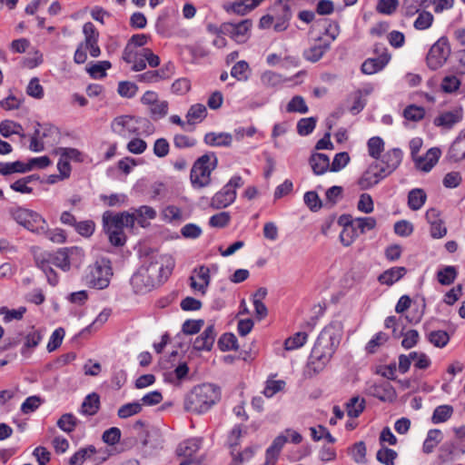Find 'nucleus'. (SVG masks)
<instances>
[{"label":"nucleus","mask_w":465,"mask_h":465,"mask_svg":"<svg viewBox=\"0 0 465 465\" xmlns=\"http://www.w3.org/2000/svg\"><path fill=\"white\" fill-rule=\"evenodd\" d=\"M461 82L460 78L454 74L445 75L440 83V90L445 94H453L459 90Z\"/></svg>","instance_id":"43"},{"label":"nucleus","mask_w":465,"mask_h":465,"mask_svg":"<svg viewBox=\"0 0 465 465\" xmlns=\"http://www.w3.org/2000/svg\"><path fill=\"white\" fill-rule=\"evenodd\" d=\"M403 153L400 148L387 151L374 164L379 165V170L385 176L391 174L401 164Z\"/></svg>","instance_id":"13"},{"label":"nucleus","mask_w":465,"mask_h":465,"mask_svg":"<svg viewBox=\"0 0 465 465\" xmlns=\"http://www.w3.org/2000/svg\"><path fill=\"white\" fill-rule=\"evenodd\" d=\"M427 195L422 189H412L408 194V205L412 211L420 210L425 203Z\"/></svg>","instance_id":"33"},{"label":"nucleus","mask_w":465,"mask_h":465,"mask_svg":"<svg viewBox=\"0 0 465 465\" xmlns=\"http://www.w3.org/2000/svg\"><path fill=\"white\" fill-rule=\"evenodd\" d=\"M144 121L149 123L147 120L142 118H136L132 115H120L115 117L111 123L112 131L119 136L126 138L132 134H137L139 131L138 124Z\"/></svg>","instance_id":"11"},{"label":"nucleus","mask_w":465,"mask_h":465,"mask_svg":"<svg viewBox=\"0 0 465 465\" xmlns=\"http://www.w3.org/2000/svg\"><path fill=\"white\" fill-rule=\"evenodd\" d=\"M369 155L374 159H379L381 152L384 150V142L379 136H373L367 143Z\"/></svg>","instance_id":"47"},{"label":"nucleus","mask_w":465,"mask_h":465,"mask_svg":"<svg viewBox=\"0 0 465 465\" xmlns=\"http://www.w3.org/2000/svg\"><path fill=\"white\" fill-rule=\"evenodd\" d=\"M10 214L17 223L27 230L36 233L45 232L46 222L36 212L23 207H15L10 209Z\"/></svg>","instance_id":"6"},{"label":"nucleus","mask_w":465,"mask_h":465,"mask_svg":"<svg viewBox=\"0 0 465 465\" xmlns=\"http://www.w3.org/2000/svg\"><path fill=\"white\" fill-rule=\"evenodd\" d=\"M378 168L379 165L372 163L361 174L358 180V185L361 190H368L386 178Z\"/></svg>","instance_id":"17"},{"label":"nucleus","mask_w":465,"mask_h":465,"mask_svg":"<svg viewBox=\"0 0 465 465\" xmlns=\"http://www.w3.org/2000/svg\"><path fill=\"white\" fill-rule=\"evenodd\" d=\"M354 226L361 233H365L376 226V220L373 217H360L355 219Z\"/></svg>","instance_id":"64"},{"label":"nucleus","mask_w":465,"mask_h":465,"mask_svg":"<svg viewBox=\"0 0 465 465\" xmlns=\"http://www.w3.org/2000/svg\"><path fill=\"white\" fill-rule=\"evenodd\" d=\"M196 273V278L200 282H196L194 276L190 277V286L195 291L200 292L202 294H205L207 287L211 282L210 269L204 265H201L195 268L193 271Z\"/></svg>","instance_id":"19"},{"label":"nucleus","mask_w":465,"mask_h":465,"mask_svg":"<svg viewBox=\"0 0 465 465\" xmlns=\"http://www.w3.org/2000/svg\"><path fill=\"white\" fill-rule=\"evenodd\" d=\"M142 411L143 408L140 401H133L122 405L117 411V415L120 419H127L139 414Z\"/></svg>","instance_id":"44"},{"label":"nucleus","mask_w":465,"mask_h":465,"mask_svg":"<svg viewBox=\"0 0 465 465\" xmlns=\"http://www.w3.org/2000/svg\"><path fill=\"white\" fill-rule=\"evenodd\" d=\"M365 409V400L359 396L352 397L346 403V411L349 417L358 418Z\"/></svg>","instance_id":"37"},{"label":"nucleus","mask_w":465,"mask_h":465,"mask_svg":"<svg viewBox=\"0 0 465 465\" xmlns=\"http://www.w3.org/2000/svg\"><path fill=\"white\" fill-rule=\"evenodd\" d=\"M286 110L289 113L306 114L309 109L308 106L306 105L303 97L300 95H295L288 103Z\"/></svg>","instance_id":"52"},{"label":"nucleus","mask_w":465,"mask_h":465,"mask_svg":"<svg viewBox=\"0 0 465 465\" xmlns=\"http://www.w3.org/2000/svg\"><path fill=\"white\" fill-rule=\"evenodd\" d=\"M94 453L95 448L92 445L87 448L80 449L70 458L69 465H82L84 460Z\"/></svg>","instance_id":"46"},{"label":"nucleus","mask_w":465,"mask_h":465,"mask_svg":"<svg viewBox=\"0 0 465 465\" xmlns=\"http://www.w3.org/2000/svg\"><path fill=\"white\" fill-rule=\"evenodd\" d=\"M250 3L251 0H233L227 10L236 15H244L253 10L250 7Z\"/></svg>","instance_id":"58"},{"label":"nucleus","mask_w":465,"mask_h":465,"mask_svg":"<svg viewBox=\"0 0 465 465\" xmlns=\"http://www.w3.org/2000/svg\"><path fill=\"white\" fill-rule=\"evenodd\" d=\"M308 339V334L305 331H298L292 336L289 337L284 341V349L286 351H292L302 347Z\"/></svg>","instance_id":"42"},{"label":"nucleus","mask_w":465,"mask_h":465,"mask_svg":"<svg viewBox=\"0 0 465 465\" xmlns=\"http://www.w3.org/2000/svg\"><path fill=\"white\" fill-rule=\"evenodd\" d=\"M398 457V453L386 447L380 449L376 453V459L384 465H394V461Z\"/></svg>","instance_id":"50"},{"label":"nucleus","mask_w":465,"mask_h":465,"mask_svg":"<svg viewBox=\"0 0 465 465\" xmlns=\"http://www.w3.org/2000/svg\"><path fill=\"white\" fill-rule=\"evenodd\" d=\"M462 119L461 109L443 112L433 121L434 124L444 129H450Z\"/></svg>","instance_id":"21"},{"label":"nucleus","mask_w":465,"mask_h":465,"mask_svg":"<svg viewBox=\"0 0 465 465\" xmlns=\"http://www.w3.org/2000/svg\"><path fill=\"white\" fill-rule=\"evenodd\" d=\"M203 141L209 146L230 147L232 143V135L225 132H210L204 135Z\"/></svg>","instance_id":"24"},{"label":"nucleus","mask_w":465,"mask_h":465,"mask_svg":"<svg viewBox=\"0 0 465 465\" xmlns=\"http://www.w3.org/2000/svg\"><path fill=\"white\" fill-rule=\"evenodd\" d=\"M207 114L205 105L202 104H196L190 107L186 114L187 124H194L195 123L202 122Z\"/></svg>","instance_id":"35"},{"label":"nucleus","mask_w":465,"mask_h":465,"mask_svg":"<svg viewBox=\"0 0 465 465\" xmlns=\"http://www.w3.org/2000/svg\"><path fill=\"white\" fill-rule=\"evenodd\" d=\"M43 335L40 331L33 330L30 331L25 339V343L23 348L21 349V354L28 358L31 355V351L38 346L40 341H42Z\"/></svg>","instance_id":"29"},{"label":"nucleus","mask_w":465,"mask_h":465,"mask_svg":"<svg viewBox=\"0 0 465 465\" xmlns=\"http://www.w3.org/2000/svg\"><path fill=\"white\" fill-rule=\"evenodd\" d=\"M142 267L153 280L161 285L171 275L174 261L169 254L153 251L144 256Z\"/></svg>","instance_id":"3"},{"label":"nucleus","mask_w":465,"mask_h":465,"mask_svg":"<svg viewBox=\"0 0 465 465\" xmlns=\"http://www.w3.org/2000/svg\"><path fill=\"white\" fill-rule=\"evenodd\" d=\"M249 70V64L245 61L237 62L231 70L232 77L238 81H245L248 78L247 71Z\"/></svg>","instance_id":"61"},{"label":"nucleus","mask_w":465,"mask_h":465,"mask_svg":"<svg viewBox=\"0 0 465 465\" xmlns=\"http://www.w3.org/2000/svg\"><path fill=\"white\" fill-rule=\"evenodd\" d=\"M112 275L110 262L102 259L87 267L84 275V282L91 288L103 290L109 285Z\"/></svg>","instance_id":"5"},{"label":"nucleus","mask_w":465,"mask_h":465,"mask_svg":"<svg viewBox=\"0 0 465 465\" xmlns=\"http://www.w3.org/2000/svg\"><path fill=\"white\" fill-rule=\"evenodd\" d=\"M370 393L382 401H392L396 397L395 390L389 382L373 384L370 387Z\"/></svg>","instance_id":"25"},{"label":"nucleus","mask_w":465,"mask_h":465,"mask_svg":"<svg viewBox=\"0 0 465 465\" xmlns=\"http://www.w3.org/2000/svg\"><path fill=\"white\" fill-rule=\"evenodd\" d=\"M428 339L434 346L442 348L449 342L450 336L445 331H433L429 333Z\"/></svg>","instance_id":"55"},{"label":"nucleus","mask_w":465,"mask_h":465,"mask_svg":"<svg viewBox=\"0 0 465 465\" xmlns=\"http://www.w3.org/2000/svg\"><path fill=\"white\" fill-rule=\"evenodd\" d=\"M221 399L220 388L212 383L195 386L184 398L185 411L202 414L208 411Z\"/></svg>","instance_id":"1"},{"label":"nucleus","mask_w":465,"mask_h":465,"mask_svg":"<svg viewBox=\"0 0 465 465\" xmlns=\"http://www.w3.org/2000/svg\"><path fill=\"white\" fill-rule=\"evenodd\" d=\"M30 171V166L21 161L13 163L0 162V174L6 176L12 173H25Z\"/></svg>","instance_id":"32"},{"label":"nucleus","mask_w":465,"mask_h":465,"mask_svg":"<svg viewBox=\"0 0 465 465\" xmlns=\"http://www.w3.org/2000/svg\"><path fill=\"white\" fill-rule=\"evenodd\" d=\"M387 340L388 336L384 332L380 331L376 333L366 344V351L371 354L374 353L377 348L386 342Z\"/></svg>","instance_id":"62"},{"label":"nucleus","mask_w":465,"mask_h":465,"mask_svg":"<svg viewBox=\"0 0 465 465\" xmlns=\"http://www.w3.org/2000/svg\"><path fill=\"white\" fill-rule=\"evenodd\" d=\"M457 277V271L453 266H446L438 272V281L442 285L451 284Z\"/></svg>","instance_id":"53"},{"label":"nucleus","mask_w":465,"mask_h":465,"mask_svg":"<svg viewBox=\"0 0 465 465\" xmlns=\"http://www.w3.org/2000/svg\"><path fill=\"white\" fill-rule=\"evenodd\" d=\"M231 221V215L228 212H221L210 217L209 225L213 228H224Z\"/></svg>","instance_id":"57"},{"label":"nucleus","mask_w":465,"mask_h":465,"mask_svg":"<svg viewBox=\"0 0 465 465\" xmlns=\"http://www.w3.org/2000/svg\"><path fill=\"white\" fill-rule=\"evenodd\" d=\"M275 8H279L282 14L280 16H275L274 29L278 32L283 31L287 28L288 22L292 17L291 9L288 5H276Z\"/></svg>","instance_id":"36"},{"label":"nucleus","mask_w":465,"mask_h":465,"mask_svg":"<svg viewBox=\"0 0 465 465\" xmlns=\"http://www.w3.org/2000/svg\"><path fill=\"white\" fill-rule=\"evenodd\" d=\"M111 68V63L109 61H101L93 64L88 72L93 78H102L106 75L105 71Z\"/></svg>","instance_id":"60"},{"label":"nucleus","mask_w":465,"mask_h":465,"mask_svg":"<svg viewBox=\"0 0 465 465\" xmlns=\"http://www.w3.org/2000/svg\"><path fill=\"white\" fill-rule=\"evenodd\" d=\"M130 214H135V222L143 227L144 226L146 220H153L156 217L155 210L147 205H143L139 208L134 209V212L130 213Z\"/></svg>","instance_id":"38"},{"label":"nucleus","mask_w":465,"mask_h":465,"mask_svg":"<svg viewBox=\"0 0 465 465\" xmlns=\"http://www.w3.org/2000/svg\"><path fill=\"white\" fill-rule=\"evenodd\" d=\"M391 60V54L387 49H382V54L374 58H368L361 64V72L365 74H372L382 70Z\"/></svg>","instance_id":"18"},{"label":"nucleus","mask_w":465,"mask_h":465,"mask_svg":"<svg viewBox=\"0 0 465 465\" xmlns=\"http://www.w3.org/2000/svg\"><path fill=\"white\" fill-rule=\"evenodd\" d=\"M37 256H41V259L45 257V260L49 261V264H54L63 271L67 272L73 264H75L74 258L76 256H83V252L77 247L62 248L54 253L44 252Z\"/></svg>","instance_id":"7"},{"label":"nucleus","mask_w":465,"mask_h":465,"mask_svg":"<svg viewBox=\"0 0 465 465\" xmlns=\"http://www.w3.org/2000/svg\"><path fill=\"white\" fill-rule=\"evenodd\" d=\"M189 372V367L186 362L180 363L173 371H171L166 374L165 380L172 382L176 383L177 381H181L184 379Z\"/></svg>","instance_id":"49"},{"label":"nucleus","mask_w":465,"mask_h":465,"mask_svg":"<svg viewBox=\"0 0 465 465\" xmlns=\"http://www.w3.org/2000/svg\"><path fill=\"white\" fill-rule=\"evenodd\" d=\"M450 54V46L447 38H440L430 49L426 60L431 70L440 68L447 61Z\"/></svg>","instance_id":"10"},{"label":"nucleus","mask_w":465,"mask_h":465,"mask_svg":"<svg viewBox=\"0 0 465 465\" xmlns=\"http://www.w3.org/2000/svg\"><path fill=\"white\" fill-rule=\"evenodd\" d=\"M22 130V125L14 121L4 120L0 123V134L5 138L15 134H19Z\"/></svg>","instance_id":"51"},{"label":"nucleus","mask_w":465,"mask_h":465,"mask_svg":"<svg viewBox=\"0 0 465 465\" xmlns=\"http://www.w3.org/2000/svg\"><path fill=\"white\" fill-rule=\"evenodd\" d=\"M78 423L79 420L72 413H64L57 420L56 425L63 431L71 433L75 430Z\"/></svg>","instance_id":"40"},{"label":"nucleus","mask_w":465,"mask_h":465,"mask_svg":"<svg viewBox=\"0 0 465 465\" xmlns=\"http://www.w3.org/2000/svg\"><path fill=\"white\" fill-rule=\"evenodd\" d=\"M236 198V191H231L223 186L221 191L216 193L211 201V207L213 209L226 208L232 204Z\"/></svg>","instance_id":"22"},{"label":"nucleus","mask_w":465,"mask_h":465,"mask_svg":"<svg viewBox=\"0 0 465 465\" xmlns=\"http://www.w3.org/2000/svg\"><path fill=\"white\" fill-rule=\"evenodd\" d=\"M214 325L210 324L193 341V349L196 351H211L216 338Z\"/></svg>","instance_id":"20"},{"label":"nucleus","mask_w":465,"mask_h":465,"mask_svg":"<svg viewBox=\"0 0 465 465\" xmlns=\"http://www.w3.org/2000/svg\"><path fill=\"white\" fill-rule=\"evenodd\" d=\"M150 112L153 120L163 118L168 114V102L158 100L150 106Z\"/></svg>","instance_id":"63"},{"label":"nucleus","mask_w":465,"mask_h":465,"mask_svg":"<svg viewBox=\"0 0 465 465\" xmlns=\"http://www.w3.org/2000/svg\"><path fill=\"white\" fill-rule=\"evenodd\" d=\"M440 154L441 152L437 147L429 149L425 156L420 157L415 161L417 168L426 173L430 172L438 163Z\"/></svg>","instance_id":"23"},{"label":"nucleus","mask_w":465,"mask_h":465,"mask_svg":"<svg viewBox=\"0 0 465 465\" xmlns=\"http://www.w3.org/2000/svg\"><path fill=\"white\" fill-rule=\"evenodd\" d=\"M424 115L425 111L423 107L417 106L414 104L407 106L403 111V116L405 117V119L413 122H418L421 120L424 117Z\"/></svg>","instance_id":"56"},{"label":"nucleus","mask_w":465,"mask_h":465,"mask_svg":"<svg viewBox=\"0 0 465 465\" xmlns=\"http://www.w3.org/2000/svg\"><path fill=\"white\" fill-rule=\"evenodd\" d=\"M448 154L450 159L454 162L465 159V128L460 131L458 137L451 143Z\"/></svg>","instance_id":"26"},{"label":"nucleus","mask_w":465,"mask_h":465,"mask_svg":"<svg viewBox=\"0 0 465 465\" xmlns=\"http://www.w3.org/2000/svg\"><path fill=\"white\" fill-rule=\"evenodd\" d=\"M330 43H322L314 45L304 50L303 56L306 60L315 63L318 62L323 54L330 49Z\"/></svg>","instance_id":"31"},{"label":"nucleus","mask_w":465,"mask_h":465,"mask_svg":"<svg viewBox=\"0 0 465 465\" xmlns=\"http://www.w3.org/2000/svg\"><path fill=\"white\" fill-rule=\"evenodd\" d=\"M131 286L136 294H145L154 288L160 286L153 280L146 271L141 266L138 271L134 273L130 280Z\"/></svg>","instance_id":"14"},{"label":"nucleus","mask_w":465,"mask_h":465,"mask_svg":"<svg viewBox=\"0 0 465 465\" xmlns=\"http://www.w3.org/2000/svg\"><path fill=\"white\" fill-rule=\"evenodd\" d=\"M316 126V118H302L297 123V132L300 135L305 136L312 133Z\"/></svg>","instance_id":"54"},{"label":"nucleus","mask_w":465,"mask_h":465,"mask_svg":"<svg viewBox=\"0 0 465 465\" xmlns=\"http://www.w3.org/2000/svg\"><path fill=\"white\" fill-rule=\"evenodd\" d=\"M341 338L339 323H330L319 334L312 350L313 359L330 361L338 348Z\"/></svg>","instance_id":"2"},{"label":"nucleus","mask_w":465,"mask_h":465,"mask_svg":"<svg viewBox=\"0 0 465 465\" xmlns=\"http://www.w3.org/2000/svg\"><path fill=\"white\" fill-rule=\"evenodd\" d=\"M83 33L84 35V41L83 42L85 48L89 50L92 57H98L101 54L100 47L98 46L99 33L93 23L87 22L83 26Z\"/></svg>","instance_id":"15"},{"label":"nucleus","mask_w":465,"mask_h":465,"mask_svg":"<svg viewBox=\"0 0 465 465\" xmlns=\"http://www.w3.org/2000/svg\"><path fill=\"white\" fill-rule=\"evenodd\" d=\"M407 272L405 267H392L389 270L383 272L379 277L378 281L381 284H386L388 286L392 285L399 280H401Z\"/></svg>","instance_id":"27"},{"label":"nucleus","mask_w":465,"mask_h":465,"mask_svg":"<svg viewBox=\"0 0 465 465\" xmlns=\"http://www.w3.org/2000/svg\"><path fill=\"white\" fill-rule=\"evenodd\" d=\"M54 153L59 156L64 157L67 161H74L82 163L84 161L83 153L76 148L71 147H58L54 149Z\"/></svg>","instance_id":"41"},{"label":"nucleus","mask_w":465,"mask_h":465,"mask_svg":"<svg viewBox=\"0 0 465 465\" xmlns=\"http://www.w3.org/2000/svg\"><path fill=\"white\" fill-rule=\"evenodd\" d=\"M201 446L202 439L200 438H191L182 441L176 449L177 456L183 458L179 465L200 464V460L196 459L195 454Z\"/></svg>","instance_id":"12"},{"label":"nucleus","mask_w":465,"mask_h":465,"mask_svg":"<svg viewBox=\"0 0 465 465\" xmlns=\"http://www.w3.org/2000/svg\"><path fill=\"white\" fill-rule=\"evenodd\" d=\"M100 407V398L97 393H91L87 395L81 406V411L82 413L85 415H94Z\"/></svg>","instance_id":"34"},{"label":"nucleus","mask_w":465,"mask_h":465,"mask_svg":"<svg viewBox=\"0 0 465 465\" xmlns=\"http://www.w3.org/2000/svg\"><path fill=\"white\" fill-rule=\"evenodd\" d=\"M174 65L171 62L166 64L159 70L147 71L136 76L137 81L142 83H157L162 80L169 79L173 74Z\"/></svg>","instance_id":"16"},{"label":"nucleus","mask_w":465,"mask_h":465,"mask_svg":"<svg viewBox=\"0 0 465 465\" xmlns=\"http://www.w3.org/2000/svg\"><path fill=\"white\" fill-rule=\"evenodd\" d=\"M218 159L214 153H205L193 163L190 180L193 188H203L211 183L212 172L217 167Z\"/></svg>","instance_id":"4"},{"label":"nucleus","mask_w":465,"mask_h":465,"mask_svg":"<svg viewBox=\"0 0 465 465\" xmlns=\"http://www.w3.org/2000/svg\"><path fill=\"white\" fill-rule=\"evenodd\" d=\"M36 265L45 272L48 282L52 286H55L58 283V277L54 269L50 266L49 261L45 260V257L41 259V256H35Z\"/></svg>","instance_id":"39"},{"label":"nucleus","mask_w":465,"mask_h":465,"mask_svg":"<svg viewBox=\"0 0 465 465\" xmlns=\"http://www.w3.org/2000/svg\"><path fill=\"white\" fill-rule=\"evenodd\" d=\"M310 164L316 175L326 173L330 167V159L324 153H313L310 158Z\"/></svg>","instance_id":"28"},{"label":"nucleus","mask_w":465,"mask_h":465,"mask_svg":"<svg viewBox=\"0 0 465 465\" xmlns=\"http://www.w3.org/2000/svg\"><path fill=\"white\" fill-rule=\"evenodd\" d=\"M218 346L223 351H237V338L233 333H224L220 337Z\"/></svg>","instance_id":"48"},{"label":"nucleus","mask_w":465,"mask_h":465,"mask_svg":"<svg viewBox=\"0 0 465 465\" xmlns=\"http://www.w3.org/2000/svg\"><path fill=\"white\" fill-rule=\"evenodd\" d=\"M442 432L438 429H431L428 431L427 437L423 441L422 451L425 454L433 452L437 445L442 440Z\"/></svg>","instance_id":"30"},{"label":"nucleus","mask_w":465,"mask_h":465,"mask_svg":"<svg viewBox=\"0 0 465 465\" xmlns=\"http://www.w3.org/2000/svg\"><path fill=\"white\" fill-rule=\"evenodd\" d=\"M398 5V0H379L376 10L380 14L391 15L396 11Z\"/></svg>","instance_id":"59"},{"label":"nucleus","mask_w":465,"mask_h":465,"mask_svg":"<svg viewBox=\"0 0 465 465\" xmlns=\"http://www.w3.org/2000/svg\"><path fill=\"white\" fill-rule=\"evenodd\" d=\"M453 413V408L450 405H440L438 406L432 414L431 421L434 424L447 421Z\"/></svg>","instance_id":"45"},{"label":"nucleus","mask_w":465,"mask_h":465,"mask_svg":"<svg viewBox=\"0 0 465 465\" xmlns=\"http://www.w3.org/2000/svg\"><path fill=\"white\" fill-rule=\"evenodd\" d=\"M103 223L105 233L123 232L124 227H134L135 214H130L129 212L112 214L106 212L103 215Z\"/></svg>","instance_id":"8"},{"label":"nucleus","mask_w":465,"mask_h":465,"mask_svg":"<svg viewBox=\"0 0 465 465\" xmlns=\"http://www.w3.org/2000/svg\"><path fill=\"white\" fill-rule=\"evenodd\" d=\"M252 22L250 19H244L238 23L226 22L220 26V33L229 35L238 44L245 43L251 35Z\"/></svg>","instance_id":"9"}]
</instances>
